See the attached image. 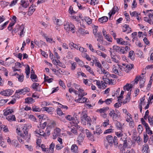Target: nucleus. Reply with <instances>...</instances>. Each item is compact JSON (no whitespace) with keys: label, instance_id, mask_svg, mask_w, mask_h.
Wrapping results in <instances>:
<instances>
[{"label":"nucleus","instance_id":"62","mask_svg":"<svg viewBox=\"0 0 153 153\" xmlns=\"http://www.w3.org/2000/svg\"><path fill=\"white\" fill-rule=\"evenodd\" d=\"M116 126L118 128L120 129L122 127V125L121 123L118 121L116 123Z\"/></svg>","mask_w":153,"mask_h":153},{"label":"nucleus","instance_id":"60","mask_svg":"<svg viewBox=\"0 0 153 153\" xmlns=\"http://www.w3.org/2000/svg\"><path fill=\"white\" fill-rule=\"evenodd\" d=\"M99 1L98 0H91L90 2V4L92 5H95L98 4Z\"/></svg>","mask_w":153,"mask_h":153},{"label":"nucleus","instance_id":"27","mask_svg":"<svg viewBox=\"0 0 153 153\" xmlns=\"http://www.w3.org/2000/svg\"><path fill=\"white\" fill-rule=\"evenodd\" d=\"M108 17L104 16L101 18H99V21L101 23H103L106 22L108 20Z\"/></svg>","mask_w":153,"mask_h":153},{"label":"nucleus","instance_id":"6","mask_svg":"<svg viewBox=\"0 0 153 153\" xmlns=\"http://www.w3.org/2000/svg\"><path fill=\"white\" fill-rule=\"evenodd\" d=\"M98 72L100 74H104V76H103L102 77V79L104 81H106V79H107V78H108V76L109 75V72L104 68H103L102 70H98Z\"/></svg>","mask_w":153,"mask_h":153},{"label":"nucleus","instance_id":"45","mask_svg":"<svg viewBox=\"0 0 153 153\" xmlns=\"http://www.w3.org/2000/svg\"><path fill=\"white\" fill-rule=\"evenodd\" d=\"M32 110L34 111H40L41 109L38 106L34 105L32 107Z\"/></svg>","mask_w":153,"mask_h":153},{"label":"nucleus","instance_id":"15","mask_svg":"<svg viewBox=\"0 0 153 153\" xmlns=\"http://www.w3.org/2000/svg\"><path fill=\"white\" fill-rule=\"evenodd\" d=\"M149 148L147 144H145L143 146L142 152L143 153H150Z\"/></svg>","mask_w":153,"mask_h":153},{"label":"nucleus","instance_id":"50","mask_svg":"<svg viewBox=\"0 0 153 153\" xmlns=\"http://www.w3.org/2000/svg\"><path fill=\"white\" fill-rule=\"evenodd\" d=\"M33 100L32 98L28 97L25 99V102H26L28 103H32Z\"/></svg>","mask_w":153,"mask_h":153},{"label":"nucleus","instance_id":"31","mask_svg":"<svg viewBox=\"0 0 153 153\" xmlns=\"http://www.w3.org/2000/svg\"><path fill=\"white\" fill-rule=\"evenodd\" d=\"M13 112V110L12 109H9L5 111L4 115V116H7L10 114H12Z\"/></svg>","mask_w":153,"mask_h":153},{"label":"nucleus","instance_id":"47","mask_svg":"<svg viewBox=\"0 0 153 153\" xmlns=\"http://www.w3.org/2000/svg\"><path fill=\"white\" fill-rule=\"evenodd\" d=\"M134 52L133 51H131L129 53V57L132 59V60H134V56H133V54H134Z\"/></svg>","mask_w":153,"mask_h":153},{"label":"nucleus","instance_id":"29","mask_svg":"<svg viewBox=\"0 0 153 153\" xmlns=\"http://www.w3.org/2000/svg\"><path fill=\"white\" fill-rule=\"evenodd\" d=\"M102 132V131L100 128L99 126H96V131L94 132V134H95V133H96L98 135H99L101 134Z\"/></svg>","mask_w":153,"mask_h":153},{"label":"nucleus","instance_id":"53","mask_svg":"<svg viewBox=\"0 0 153 153\" xmlns=\"http://www.w3.org/2000/svg\"><path fill=\"white\" fill-rule=\"evenodd\" d=\"M118 67L119 68H120V69L122 71H125L127 73L128 72V71H127L126 70V67L124 66H121L120 65H118Z\"/></svg>","mask_w":153,"mask_h":153},{"label":"nucleus","instance_id":"32","mask_svg":"<svg viewBox=\"0 0 153 153\" xmlns=\"http://www.w3.org/2000/svg\"><path fill=\"white\" fill-rule=\"evenodd\" d=\"M84 67L85 68L87 71H88L91 74L94 75L93 71L91 69V67L88 65H84Z\"/></svg>","mask_w":153,"mask_h":153},{"label":"nucleus","instance_id":"22","mask_svg":"<svg viewBox=\"0 0 153 153\" xmlns=\"http://www.w3.org/2000/svg\"><path fill=\"white\" fill-rule=\"evenodd\" d=\"M78 32L82 35H85L86 34H88L89 32L87 30H85L82 28H80L78 30Z\"/></svg>","mask_w":153,"mask_h":153},{"label":"nucleus","instance_id":"35","mask_svg":"<svg viewBox=\"0 0 153 153\" xmlns=\"http://www.w3.org/2000/svg\"><path fill=\"white\" fill-rule=\"evenodd\" d=\"M43 110L46 111L48 113H50L53 111L54 109L52 107H45L43 108Z\"/></svg>","mask_w":153,"mask_h":153},{"label":"nucleus","instance_id":"34","mask_svg":"<svg viewBox=\"0 0 153 153\" xmlns=\"http://www.w3.org/2000/svg\"><path fill=\"white\" fill-rule=\"evenodd\" d=\"M35 132H36V134H37L38 135V136H37L38 137H39L40 135L43 136H46V133H45L42 130H39V133L36 131H35Z\"/></svg>","mask_w":153,"mask_h":153},{"label":"nucleus","instance_id":"55","mask_svg":"<svg viewBox=\"0 0 153 153\" xmlns=\"http://www.w3.org/2000/svg\"><path fill=\"white\" fill-rule=\"evenodd\" d=\"M97 46L99 48H100V50L102 51H104L105 50V48L102 45H101L99 43H97Z\"/></svg>","mask_w":153,"mask_h":153},{"label":"nucleus","instance_id":"33","mask_svg":"<svg viewBox=\"0 0 153 153\" xmlns=\"http://www.w3.org/2000/svg\"><path fill=\"white\" fill-rule=\"evenodd\" d=\"M124 27L126 28H127V29L124 30V32H127V33H129L132 32V30H131V28L129 27L128 25L125 24L124 25Z\"/></svg>","mask_w":153,"mask_h":153},{"label":"nucleus","instance_id":"4","mask_svg":"<svg viewBox=\"0 0 153 153\" xmlns=\"http://www.w3.org/2000/svg\"><path fill=\"white\" fill-rule=\"evenodd\" d=\"M86 93H82V94H78V98L77 99L76 98V99L75 100V102L78 103H84L86 101L87 99V98L83 97L86 95Z\"/></svg>","mask_w":153,"mask_h":153},{"label":"nucleus","instance_id":"64","mask_svg":"<svg viewBox=\"0 0 153 153\" xmlns=\"http://www.w3.org/2000/svg\"><path fill=\"white\" fill-rule=\"evenodd\" d=\"M146 131L147 133L151 135L152 134V131L151 130L149 127L146 129Z\"/></svg>","mask_w":153,"mask_h":153},{"label":"nucleus","instance_id":"28","mask_svg":"<svg viewBox=\"0 0 153 153\" xmlns=\"http://www.w3.org/2000/svg\"><path fill=\"white\" fill-rule=\"evenodd\" d=\"M117 8V7H114L111 10V11H110L108 13V15L110 17L112 15L114 14L116 12V11Z\"/></svg>","mask_w":153,"mask_h":153},{"label":"nucleus","instance_id":"30","mask_svg":"<svg viewBox=\"0 0 153 153\" xmlns=\"http://www.w3.org/2000/svg\"><path fill=\"white\" fill-rule=\"evenodd\" d=\"M44 79L45 82H47L48 83H51L52 82L53 80V79L52 78H49L48 76L45 75H44Z\"/></svg>","mask_w":153,"mask_h":153},{"label":"nucleus","instance_id":"19","mask_svg":"<svg viewBox=\"0 0 153 153\" xmlns=\"http://www.w3.org/2000/svg\"><path fill=\"white\" fill-rule=\"evenodd\" d=\"M146 81L145 79L144 76L141 77L140 79V88H143L144 86V83Z\"/></svg>","mask_w":153,"mask_h":153},{"label":"nucleus","instance_id":"44","mask_svg":"<svg viewBox=\"0 0 153 153\" xmlns=\"http://www.w3.org/2000/svg\"><path fill=\"white\" fill-rule=\"evenodd\" d=\"M85 20L88 25H90L92 23V20L88 17H85Z\"/></svg>","mask_w":153,"mask_h":153},{"label":"nucleus","instance_id":"10","mask_svg":"<svg viewBox=\"0 0 153 153\" xmlns=\"http://www.w3.org/2000/svg\"><path fill=\"white\" fill-rule=\"evenodd\" d=\"M12 91L9 89L2 91L0 92V94L5 96H9L12 94Z\"/></svg>","mask_w":153,"mask_h":153},{"label":"nucleus","instance_id":"41","mask_svg":"<svg viewBox=\"0 0 153 153\" xmlns=\"http://www.w3.org/2000/svg\"><path fill=\"white\" fill-rule=\"evenodd\" d=\"M48 125L51 127H54L56 125V123L53 120H51L49 122H48Z\"/></svg>","mask_w":153,"mask_h":153},{"label":"nucleus","instance_id":"7","mask_svg":"<svg viewBox=\"0 0 153 153\" xmlns=\"http://www.w3.org/2000/svg\"><path fill=\"white\" fill-rule=\"evenodd\" d=\"M16 29L15 28L14 30V32L16 33L19 30V29L20 31H21L20 33V36H21L24 33V29L25 28L24 26L22 25L20 26L19 25H17L16 26Z\"/></svg>","mask_w":153,"mask_h":153},{"label":"nucleus","instance_id":"25","mask_svg":"<svg viewBox=\"0 0 153 153\" xmlns=\"http://www.w3.org/2000/svg\"><path fill=\"white\" fill-rule=\"evenodd\" d=\"M7 119L9 121H16V118L14 115L8 116L6 117Z\"/></svg>","mask_w":153,"mask_h":153},{"label":"nucleus","instance_id":"54","mask_svg":"<svg viewBox=\"0 0 153 153\" xmlns=\"http://www.w3.org/2000/svg\"><path fill=\"white\" fill-rule=\"evenodd\" d=\"M9 4V3L8 2L2 1L1 2V7H4L7 6Z\"/></svg>","mask_w":153,"mask_h":153},{"label":"nucleus","instance_id":"17","mask_svg":"<svg viewBox=\"0 0 153 153\" xmlns=\"http://www.w3.org/2000/svg\"><path fill=\"white\" fill-rule=\"evenodd\" d=\"M122 65L126 67V70L128 71V72L130 71L134 67V65L133 64H123Z\"/></svg>","mask_w":153,"mask_h":153},{"label":"nucleus","instance_id":"40","mask_svg":"<svg viewBox=\"0 0 153 153\" xmlns=\"http://www.w3.org/2000/svg\"><path fill=\"white\" fill-rule=\"evenodd\" d=\"M37 76L34 74L30 75V78L33 82H37V80L36 79H37Z\"/></svg>","mask_w":153,"mask_h":153},{"label":"nucleus","instance_id":"59","mask_svg":"<svg viewBox=\"0 0 153 153\" xmlns=\"http://www.w3.org/2000/svg\"><path fill=\"white\" fill-rule=\"evenodd\" d=\"M130 91H131V90ZM131 94V91L129 92L127 94L126 96L125 100H127L128 101H129L130 100V95Z\"/></svg>","mask_w":153,"mask_h":153},{"label":"nucleus","instance_id":"3","mask_svg":"<svg viewBox=\"0 0 153 153\" xmlns=\"http://www.w3.org/2000/svg\"><path fill=\"white\" fill-rule=\"evenodd\" d=\"M65 118L67 120L69 121H72L73 123L72 125L75 127L77 126L78 128H80V127L78 125V123L79 122V120L76 117V120H74V117H72L71 115H68L65 117Z\"/></svg>","mask_w":153,"mask_h":153},{"label":"nucleus","instance_id":"13","mask_svg":"<svg viewBox=\"0 0 153 153\" xmlns=\"http://www.w3.org/2000/svg\"><path fill=\"white\" fill-rule=\"evenodd\" d=\"M73 86L76 89L78 90L79 94H81L85 93L84 90L78 85L74 83Z\"/></svg>","mask_w":153,"mask_h":153},{"label":"nucleus","instance_id":"26","mask_svg":"<svg viewBox=\"0 0 153 153\" xmlns=\"http://www.w3.org/2000/svg\"><path fill=\"white\" fill-rule=\"evenodd\" d=\"M11 144L14 145L16 148H19L21 146L18 143L17 141L16 140H13L12 141Z\"/></svg>","mask_w":153,"mask_h":153},{"label":"nucleus","instance_id":"58","mask_svg":"<svg viewBox=\"0 0 153 153\" xmlns=\"http://www.w3.org/2000/svg\"><path fill=\"white\" fill-rule=\"evenodd\" d=\"M30 69L29 66L28 65H27L26 68L25 72L26 75H29L30 74Z\"/></svg>","mask_w":153,"mask_h":153},{"label":"nucleus","instance_id":"36","mask_svg":"<svg viewBox=\"0 0 153 153\" xmlns=\"http://www.w3.org/2000/svg\"><path fill=\"white\" fill-rule=\"evenodd\" d=\"M123 141L124 142L123 146V148H128L129 147V146L128 144L129 141H128L126 139L124 140Z\"/></svg>","mask_w":153,"mask_h":153},{"label":"nucleus","instance_id":"24","mask_svg":"<svg viewBox=\"0 0 153 153\" xmlns=\"http://www.w3.org/2000/svg\"><path fill=\"white\" fill-rule=\"evenodd\" d=\"M132 84H130L128 83H127L123 87V89L124 90H126L127 91H129L133 87Z\"/></svg>","mask_w":153,"mask_h":153},{"label":"nucleus","instance_id":"56","mask_svg":"<svg viewBox=\"0 0 153 153\" xmlns=\"http://www.w3.org/2000/svg\"><path fill=\"white\" fill-rule=\"evenodd\" d=\"M137 129L139 133H140L143 130L142 126L141 125H139L137 128Z\"/></svg>","mask_w":153,"mask_h":153},{"label":"nucleus","instance_id":"9","mask_svg":"<svg viewBox=\"0 0 153 153\" xmlns=\"http://www.w3.org/2000/svg\"><path fill=\"white\" fill-rule=\"evenodd\" d=\"M109 115L112 117L114 120H117L118 118V115L115 113L114 110L113 109L111 110L109 113Z\"/></svg>","mask_w":153,"mask_h":153},{"label":"nucleus","instance_id":"61","mask_svg":"<svg viewBox=\"0 0 153 153\" xmlns=\"http://www.w3.org/2000/svg\"><path fill=\"white\" fill-rule=\"evenodd\" d=\"M112 101V98L108 99L104 101V102L107 105H109L111 102Z\"/></svg>","mask_w":153,"mask_h":153},{"label":"nucleus","instance_id":"37","mask_svg":"<svg viewBox=\"0 0 153 153\" xmlns=\"http://www.w3.org/2000/svg\"><path fill=\"white\" fill-rule=\"evenodd\" d=\"M117 67H116L115 65H113V72L115 74L119 75L120 72L117 69Z\"/></svg>","mask_w":153,"mask_h":153},{"label":"nucleus","instance_id":"11","mask_svg":"<svg viewBox=\"0 0 153 153\" xmlns=\"http://www.w3.org/2000/svg\"><path fill=\"white\" fill-rule=\"evenodd\" d=\"M95 38H97V40L99 42L102 43L103 41V37L101 33L98 32V34H95Z\"/></svg>","mask_w":153,"mask_h":153},{"label":"nucleus","instance_id":"51","mask_svg":"<svg viewBox=\"0 0 153 153\" xmlns=\"http://www.w3.org/2000/svg\"><path fill=\"white\" fill-rule=\"evenodd\" d=\"M149 122L151 125H153V117L152 116H149L148 117Z\"/></svg>","mask_w":153,"mask_h":153},{"label":"nucleus","instance_id":"39","mask_svg":"<svg viewBox=\"0 0 153 153\" xmlns=\"http://www.w3.org/2000/svg\"><path fill=\"white\" fill-rule=\"evenodd\" d=\"M95 65L97 66V67L98 68H97V71L98 72V70H102L103 69L102 68V65H101V64L99 62V61L97 63H96V64H95Z\"/></svg>","mask_w":153,"mask_h":153},{"label":"nucleus","instance_id":"48","mask_svg":"<svg viewBox=\"0 0 153 153\" xmlns=\"http://www.w3.org/2000/svg\"><path fill=\"white\" fill-rule=\"evenodd\" d=\"M114 144L115 147L116 148L118 147V143L117 141V138L116 136L114 137Z\"/></svg>","mask_w":153,"mask_h":153},{"label":"nucleus","instance_id":"1","mask_svg":"<svg viewBox=\"0 0 153 153\" xmlns=\"http://www.w3.org/2000/svg\"><path fill=\"white\" fill-rule=\"evenodd\" d=\"M82 116L81 117V122L82 124L86 125V123L90 126L91 124L90 123L91 119L88 116L87 114L84 112L82 113Z\"/></svg>","mask_w":153,"mask_h":153},{"label":"nucleus","instance_id":"5","mask_svg":"<svg viewBox=\"0 0 153 153\" xmlns=\"http://www.w3.org/2000/svg\"><path fill=\"white\" fill-rule=\"evenodd\" d=\"M114 50L115 51L120 53L125 54L124 52L125 49L123 47H120L117 45H114L113 47Z\"/></svg>","mask_w":153,"mask_h":153},{"label":"nucleus","instance_id":"43","mask_svg":"<svg viewBox=\"0 0 153 153\" xmlns=\"http://www.w3.org/2000/svg\"><path fill=\"white\" fill-rule=\"evenodd\" d=\"M35 10V8H33V7H30L29 9L28 14L31 15Z\"/></svg>","mask_w":153,"mask_h":153},{"label":"nucleus","instance_id":"20","mask_svg":"<svg viewBox=\"0 0 153 153\" xmlns=\"http://www.w3.org/2000/svg\"><path fill=\"white\" fill-rule=\"evenodd\" d=\"M94 53H95L98 55L101 56L104 59H105L107 56L106 54L99 50H95Z\"/></svg>","mask_w":153,"mask_h":153},{"label":"nucleus","instance_id":"52","mask_svg":"<svg viewBox=\"0 0 153 153\" xmlns=\"http://www.w3.org/2000/svg\"><path fill=\"white\" fill-rule=\"evenodd\" d=\"M1 129L3 130V131L5 132H7L9 131L7 127L4 125H1Z\"/></svg>","mask_w":153,"mask_h":153},{"label":"nucleus","instance_id":"18","mask_svg":"<svg viewBox=\"0 0 153 153\" xmlns=\"http://www.w3.org/2000/svg\"><path fill=\"white\" fill-rule=\"evenodd\" d=\"M78 147L75 144H74L71 146V150L73 153H77L78 152Z\"/></svg>","mask_w":153,"mask_h":153},{"label":"nucleus","instance_id":"63","mask_svg":"<svg viewBox=\"0 0 153 153\" xmlns=\"http://www.w3.org/2000/svg\"><path fill=\"white\" fill-rule=\"evenodd\" d=\"M18 77H17L18 78L19 81L20 82H22L24 80V76L23 75H19L18 74Z\"/></svg>","mask_w":153,"mask_h":153},{"label":"nucleus","instance_id":"46","mask_svg":"<svg viewBox=\"0 0 153 153\" xmlns=\"http://www.w3.org/2000/svg\"><path fill=\"white\" fill-rule=\"evenodd\" d=\"M76 64L75 62H73L71 63V69L72 71L74 70L76 67Z\"/></svg>","mask_w":153,"mask_h":153},{"label":"nucleus","instance_id":"49","mask_svg":"<svg viewBox=\"0 0 153 153\" xmlns=\"http://www.w3.org/2000/svg\"><path fill=\"white\" fill-rule=\"evenodd\" d=\"M152 78V77L151 76L150 77V79L149 81V83L148 84L147 87V89L148 90H149L150 88H151L152 84V83L153 80H152V79H151Z\"/></svg>","mask_w":153,"mask_h":153},{"label":"nucleus","instance_id":"42","mask_svg":"<svg viewBox=\"0 0 153 153\" xmlns=\"http://www.w3.org/2000/svg\"><path fill=\"white\" fill-rule=\"evenodd\" d=\"M55 147V144L53 143H52L51 144L50 146V147L49 149H50L51 151L50 152V153H53L54 152V149Z\"/></svg>","mask_w":153,"mask_h":153},{"label":"nucleus","instance_id":"12","mask_svg":"<svg viewBox=\"0 0 153 153\" xmlns=\"http://www.w3.org/2000/svg\"><path fill=\"white\" fill-rule=\"evenodd\" d=\"M30 91V89L27 88H25L23 89H19L16 91V93H20V94H25L26 92H29Z\"/></svg>","mask_w":153,"mask_h":153},{"label":"nucleus","instance_id":"21","mask_svg":"<svg viewBox=\"0 0 153 153\" xmlns=\"http://www.w3.org/2000/svg\"><path fill=\"white\" fill-rule=\"evenodd\" d=\"M53 20L54 23L57 25H62V21L60 19H57L56 17H54Z\"/></svg>","mask_w":153,"mask_h":153},{"label":"nucleus","instance_id":"14","mask_svg":"<svg viewBox=\"0 0 153 153\" xmlns=\"http://www.w3.org/2000/svg\"><path fill=\"white\" fill-rule=\"evenodd\" d=\"M116 40L117 43L121 45H126L128 43V42L123 40V39L121 38L116 39Z\"/></svg>","mask_w":153,"mask_h":153},{"label":"nucleus","instance_id":"38","mask_svg":"<svg viewBox=\"0 0 153 153\" xmlns=\"http://www.w3.org/2000/svg\"><path fill=\"white\" fill-rule=\"evenodd\" d=\"M113 138L112 136L111 135H108L106 137V141L108 142V143H109L110 145H111V143Z\"/></svg>","mask_w":153,"mask_h":153},{"label":"nucleus","instance_id":"57","mask_svg":"<svg viewBox=\"0 0 153 153\" xmlns=\"http://www.w3.org/2000/svg\"><path fill=\"white\" fill-rule=\"evenodd\" d=\"M130 15L132 17H135L137 15L138 13L136 11H134L133 12L130 11Z\"/></svg>","mask_w":153,"mask_h":153},{"label":"nucleus","instance_id":"8","mask_svg":"<svg viewBox=\"0 0 153 153\" xmlns=\"http://www.w3.org/2000/svg\"><path fill=\"white\" fill-rule=\"evenodd\" d=\"M61 130L59 128H57L54 130L53 134V138L55 139L60 134Z\"/></svg>","mask_w":153,"mask_h":153},{"label":"nucleus","instance_id":"23","mask_svg":"<svg viewBox=\"0 0 153 153\" xmlns=\"http://www.w3.org/2000/svg\"><path fill=\"white\" fill-rule=\"evenodd\" d=\"M21 3L22 5L25 8H27L29 4L28 1L26 0H22Z\"/></svg>","mask_w":153,"mask_h":153},{"label":"nucleus","instance_id":"16","mask_svg":"<svg viewBox=\"0 0 153 153\" xmlns=\"http://www.w3.org/2000/svg\"><path fill=\"white\" fill-rule=\"evenodd\" d=\"M85 131L87 137H88V138L89 139H90L91 141H94V137L92 135L91 133L89 131V130L87 129H85Z\"/></svg>","mask_w":153,"mask_h":153},{"label":"nucleus","instance_id":"2","mask_svg":"<svg viewBox=\"0 0 153 153\" xmlns=\"http://www.w3.org/2000/svg\"><path fill=\"white\" fill-rule=\"evenodd\" d=\"M64 29L67 32H68L71 31L73 33L75 32V27L74 25L72 23L67 22L64 25Z\"/></svg>","mask_w":153,"mask_h":153}]
</instances>
